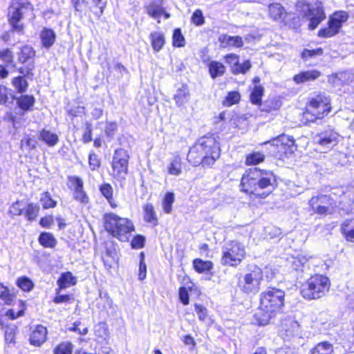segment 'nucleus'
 I'll list each match as a JSON object with an SVG mask.
<instances>
[{
  "mask_svg": "<svg viewBox=\"0 0 354 354\" xmlns=\"http://www.w3.org/2000/svg\"><path fill=\"white\" fill-rule=\"evenodd\" d=\"M277 185V177L272 171L254 167L242 174L239 189L250 199L259 201L272 194Z\"/></svg>",
  "mask_w": 354,
  "mask_h": 354,
  "instance_id": "1",
  "label": "nucleus"
},
{
  "mask_svg": "<svg viewBox=\"0 0 354 354\" xmlns=\"http://www.w3.org/2000/svg\"><path fill=\"white\" fill-rule=\"evenodd\" d=\"M221 145L214 133L198 138L189 148L186 160L193 167L212 169L220 158Z\"/></svg>",
  "mask_w": 354,
  "mask_h": 354,
  "instance_id": "2",
  "label": "nucleus"
},
{
  "mask_svg": "<svg viewBox=\"0 0 354 354\" xmlns=\"http://www.w3.org/2000/svg\"><path fill=\"white\" fill-rule=\"evenodd\" d=\"M285 292L275 287H268L259 295V304L254 315V324L259 326L269 324L283 312Z\"/></svg>",
  "mask_w": 354,
  "mask_h": 354,
  "instance_id": "3",
  "label": "nucleus"
},
{
  "mask_svg": "<svg viewBox=\"0 0 354 354\" xmlns=\"http://www.w3.org/2000/svg\"><path fill=\"white\" fill-rule=\"evenodd\" d=\"M332 100L324 92H318L309 97L303 109L302 116L306 123L323 120L332 112Z\"/></svg>",
  "mask_w": 354,
  "mask_h": 354,
  "instance_id": "4",
  "label": "nucleus"
},
{
  "mask_svg": "<svg viewBox=\"0 0 354 354\" xmlns=\"http://www.w3.org/2000/svg\"><path fill=\"white\" fill-rule=\"evenodd\" d=\"M103 226L111 236L120 242L128 241L131 234L136 231V226L131 218L113 212L103 215Z\"/></svg>",
  "mask_w": 354,
  "mask_h": 354,
  "instance_id": "5",
  "label": "nucleus"
},
{
  "mask_svg": "<svg viewBox=\"0 0 354 354\" xmlns=\"http://www.w3.org/2000/svg\"><path fill=\"white\" fill-rule=\"evenodd\" d=\"M331 282L324 274L315 273L306 279L300 286V295L306 300H317L329 292Z\"/></svg>",
  "mask_w": 354,
  "mask_h": 354,
  "instance_id": "6",
  "label": "nucleus"
},
{
  "mask_svg": "<svg viewBox=\"0 0 354 354\" xmlns=\"http://www.w3.org/2000/svg\"><path fill=\"white\" fill-rule=\"evenodd\" d=\"M33 5L27 0H12L9 4L7 13V20L12 31L24 34L25 26L21 23L26 12H32Z\"/></svg>",
  "mask_w": 354,
  "mask_h": 354,
  "instance_id": "7",
  "label": "nucleus"
},
{
  "mask_svg": "<svg viewBox=\"0 0 354 354\" xmlns=\"http://www.w3.org/2000/svg\"><path fill=\"white\" fill-rule=\"evenodd\" d=\"M247 257L244 245L237 240L229 241L223 248L221 263L223 266L237 268Z\"/></svg>",
  "mask_w": 354,
  "mask_h": 354,
  "instance_id": "8",
  "label": "nucleus"
},
{
  "mask_svg": "<svg viewBox=\"0 0 354 354\" xmlns=\"http://www.w3.org/2000/svg\"><path fill=\"white\" fill-rule=\"evenodd\" d=\"M129 152L124 148H117L114 150L111 162V171L110 176L113 179L120 183L126 180L129 169Z\"/></svg>",
  "mask_w": 354,
  "mask_h": 354,
  "instance_id": "9",
  "label": "nucleus"
},
{
  "mask_svg": "<svg viewBox=\"0 0 354 354\" xmlns=\"http://www.w3.org/2000/svg\"><path fill=\"white\" fill-rule=\"evenodd\" d=\"M15 297V294L11 292L8 287L0 284V326L4 332L5 339L8 343L14 342L15 329L6 322L2 311L5 310L3 305H11Z\"/></svg>",
  "mask_w": 354,
  "mask_h": 354,
  "instance_id": "10",
  "label": "nucleus"
},
{
  "mask_svg": "<svg viewBox=\"0 0 354 354\" xmlns=\"http://www.w3.org/2000/svg\"><path fill=\"white\" fill-rule=\"evenodd\" d=\"M349 18V15L344 10L334 12L328 17L326 26L321 28L317 32V36L320 38H330L337 35L343 24Z\"/></svg>",
  "mask_w": 354,
  "mask_h": 354,
  "instance_id": "11",
  "label": "nucleus"
},
{
  "mask_svg": "<svg viewBox=\"0 0 354 354\" xmlns=\"http://www.w3.org/2000/svg\"><path fill=\"white\" fill-rule=\"evenodd\" d=\"M75 10L81 15L100 18L107 5V0H71Z\"/></svg>",
  "mask_w": 354,
  "mask_h": 354,
  "instance_id": "12",
  "label": "nucleus"
},
{
  "mask_svg": "<svg viewBox=\"0 0 354 354\" xmlns=\"http://www.w3.org/2000/svg\"><path fill=\"white\" fill-rule=\"evenodd\" d=\"M262 281L263 272L259 268L255 267L246 273L242 280L238 281L237 286L243 293L256 294L260 290Z\"/></svg>",
  "mask_w": 354,
  "mask_h": 354,
  "instance_id": "13",
  "label": "nucleus"
},
{
  "mask_svg": "<svg viewBox=\"0 0 354 354\" xmlns=\"http://www.w3.org/2000/svg\"><path fill=\"white\" fill-rule=\"evenodd\" d=\"M303 6L306 7L304 17L309 21L308 28L313 30L326 18L324 3L317 0L313 4L304 2Z\"/></svg>",
  "mask_w": 354,
  "mask_h": 354,
  "instance_id": "14",
  "label": "nucleus"
},
{
  "mask_svg": "<svg viewBox=\"0 0 354 354\" xmlns=\"http://www.w3.org/2000/svg\"><path fill=\"white\" fill-rule=\"evenodd\" d=\"M40 211L39 205L34 203H23L17 201L13 203L9 208L11 217L24 216L28 222H32L38 217Z\"/></svg>",
  "mask_w": 354,
  "mask_h": 354,
  "instance_id": "15",
  "label": "nucleus"
},
{
  "mask_svg": "<svg viewBox=\"0 0 354 354\" xmlns=\"http://www.w3.org/2000/svg\"><path fill=\"white\" fill-rule=\"evenodd\" d=\"M308 205L313 213L326 216L332 212L335 206V202L330 195L319 194L310 198Z\"/></svg>",
  "mask_w": 354,
  "mask_h": 354,
  "instance_id": "16",
  "label": "nucleus"
},
{
  "mask_svg": "<svg viewBox=\"0 0 354 354\" xmlns=\"http://www.w3.org/2000/svg\"><path fill=\"white\" fill-rule=\"evenodd\" d=\"M265 143H270L276 147L277 153L281 157H288L292 155L296 149L295 141L292 136L281 134Z\"/></svg>",
  "mask_w": 354,
  "mask_h": 354,
  "instance_id": "17",
  "label": "nucleus"
},
{
  "mask_svg": "<svg viewBox=\"0 0 354 354\" xmlns=\"http://www.w3.org/2000/svg\"><path fill=\"white\" fill-rule=\"evenodd\" d=\"M225 62L230 66L231 73L234 75L245 74L252 68L250 59H245L239 63V56L234 53L225 54L223 56Z\"/></svg>",
  "mask_w": 354,
  "mask_h": 354,
  "instance_id": "18",
  "label": "nucleus"
},
{
  "mask_svg": "<svg viewBox=\"0 0 354 354\" xmlns=\"http://www.w3.org/2000/svg\"><path fill=\"white\" fill-rule=\"evenodd\" d=\"M318 138L317 143L323 148H332L339 143L340 136L332 126H327L326 129L317 134Z\"/></svg>",
  "mask_w": 354,
  "mask_h": 354,
  "instance_id": "19",
  "label": "nucleus"
},
{
  "mask_svg": "<svg viewBox=\"0 0 354 354\" xmlns=\"http://www.w3.org/2000/svg\"><path fill=\"white\" fill-rule=\"evenodd\" d=\"M163 5L164 0H152L149 4L145 6V9L150 17L158 19V23H160V21L158 19L161 16H163L165 19L170 17L169 13L165 10Z\"/></svg>",
  "mask_w": 354,
  "mask_h": 354,
  "instance_id": "20",
  "label": "nucleus"
},
{
  "mask_svg": "<svg viewBox=\"0 0 354 354\" xmlns=\"http://www.w3.org/2000/svg\"><path fill=\"white\" fill-rule=\"evenodd\" d=\"M48 329L42 324L36 325L29 335V343L35 347L41 346L48 339Z\"/></svg>",
  "mask_w": 354,
  "mask_h": 354,
  "instance_id": "21",
  "label": "nucleus"
},
{
  "mask_svg": "<svg viewBox=\"0 0 354 354\" xmlns=\"http://www.w3.org/2000/svg\"><path fill=\"white\" fill-rule=\"evenodd\" d=\"M282 106V101L278 97H269L263 102L261 106H259L260 111L266 114H276L279 111Z\"/></svg>",
  "mask_w": 354,
  "mask_h": 354,
  "instance_id": "22",
  "label": "nucleus"
},
{
  "mask_svg": "<svg viewBox=\"0 0 354 354\" xmlns=\"http://www.w3.org/2000/svg\"><path fill=\"white\" fill-rule=\"evenodd\" d=\"M268 15L272 20L282 24L285 18L290 15V13L281 3H273L268 6Z\"/></svg>",
  "mask_w": 354,
  "mask_h": 354,
  "instance_id": "23",
  "label": "nucleus"
},
{
  "mask_svg": "<svg viewBox=\"0 0 354 354\" xmlns=\"http://www.w3.org/2000/svg\"><path fill=\"white\" fill-rule=\"evenodd\" d=\"M77 282V277L71 272H64L61 273L57 281V288L55 290L60 292L62 290L75 286Z\"/></svg>",
  "mask_w": 354,
  "mask_h": 354,
  "instance_id": "24",
  "label": "nucleus"
},
{
  "mask_svg": "<svg viewBox=\"0 0 354 354\" xmlns=\"http://www.w3.org/2000/svg\"><path fill=\"white\" fill-rule=\"evenodd\" d=\"M221 47L241 48L243 46V40L241 36H230L226 34L221 35L218 39Z\"/></svg>",
  "mask_w": 354,
  "mask_h": 354,
  "instance_id": "25",
  "label": "nucleus"
},
{
  "mask_svg": "<svg viewBox=\"0 0 354 354\" xmlns=\"http://www.w3.org/2000/svg\"><path fill=\"white\" fill-rule=\"evenodd\" d=\"M339 232L346 241L354 243V217L344 220L340 224Z\"/></svg>",
  "mask_w": 354,
  "mask_h": 354,
  "instance_id": "26",
  "label": "nucleus"
},
{
  "mask_svg": "<svg viewBox=\"0 0 354 354\" xmlns=\"http://www.w3.org/2000/svg\"><path fill=\"white\" fill-rule=\"evenodd\" d=\"M321 76V72L318 70L303 71L292 77V80L297 84H304L307 82L315 81Z\"/></svg>",
  "mask_w": 354,
  "mask_h": 354,
  "instance_id": "27",
  "label": "nucleus"
},
{
  "mask_svg": "<svg viewBox=\"0 0 354 354\" xmlns=\"http://www.w3.org/2000/svg\"><path fill=\"white\" fill-rule=\"evenodd\" d=\"M143 219L146 223L156 227L159 224V219L153 205L151 203H146L142 205Z\"/></svg>",
  "mask_w": 354,
  "mask_h": 354,
  "instance_id": "28",
  "label": "nucleus"
},
{
  "mask_svg": "<svg viewBox=\"0 0 354 354\" xmlns=\"http://www.w3.org/2000/svg\"><path fill=\"white\" fill-rule=\"evenodd\" d=\"M39 39L41 47L48 49L55 44L56 34L53 29L45 27L39 33Z\"/></svg>",
  "mask_w": 354,
  "mask_h": 354,
  "instance_id": "29",
  "label": "nucleus"
},
{
  "mask_svg": "<svg viewBox=\"0 0 354 354\" xmlns=\"http://www.w3.org/2000/svg\"><path fill=\"white\" fill-rule=\"evenodd\" d=\"M299 328V323L290 318L286 319L280 325V332L286 337H291L297 334Z\"/></svg>",
  "mask_w": 354,
  "mask_h": 354,
  "instance_id": "30",
  "label": "nucleus"
},
{
  "mask_svg": "<svg viewBox=\"0 0 354 354\" xmlns=\"http://www.w3.org/2000/svg\"><path fill=\"white\" fill-rule=\"evenodd\" d=\"M99 191L112 209H116L118 207V203L113 196V188L110 183H104L101 184L99 186Z\"/></svg>",
  "mask_w": 354,
  "mask_h": 354,
  "instance_id": "31",
  "label": "nucleus"
},
{
  "mask_svg": "<svg viewBox=\"0 0 354 354\" xmlns=\"http://www.w3.org/2000/svg\"><path fill=\"white\" fill-rule=\"evenodd\" d=\"M206 66L209 75L213 80L222 77L226 73V66L219 61L211 60Z\"/></svg>",
  "mask_w": 354,
  "mask_h": 354,
  "instance_id": "32",
  "label": "nucleus"
},
{
  "mask_svg": "<svg viewBox=\"0 0 354 354\" xmlns=\"http://www.w3.org/2000/svg\"><path fill=\"white\" fill-rule=\"evenodd\" d=\"M149 38L154 53L160 51L165 45V36L162 32L153 31L150 32Z\"/></svg>",
  "mask_w": 354,
  "mask_h": 354,
  "instance_id": "33",
  "label": "nucleus"
},
{
  "mask_svg": "<svg viewBox=\"0 0 354 354\" xmlns=\"http://www.w3.org/2000/svg\"><path fill=\"white\" fill-rule=\"evenodd\" d=\"M192 266L194 271L198 274H208L213 270L214 263L209 260L196 258L192 261Z\"/></svg>",
  "mask_w": 354,
  "mask_h": 354,
  "instance_id": "34",
  "label": "nucleus"
},
{
  "mask_svg": "<svg viewBox=\"0 0 354 354\" xmlns=\"http://www.w3.org/2000/svg\"><path fill=\"white\" fill-rule=\"evenodd\" d=\"M183 159L179 153H176L167 166V172L171 176H179L183 172Z\"/></svg>",
  "mask_w": 354,
  "mask_h": 354,
  "instance_id": "35",
  "label": "nucleus"
},
{
  "mask_svg": "<svg viewBox=\"0 0 354 354\" xmlns=\"http://www.w3.org/2000/svg\"><path fill=\"white\" fill-rule=\"evenodd\" d=\"M37 53L35 48L29 44L22 45L17 53V62H25L35 59Z\"/></svg>",
  "mask_w": 354,
  "mask_h": 354,
  "instance_id": "36",
  "label": "nucleus"
},
{
  "mask_svg": "<svg viewBox=\"0 0 354 354\" xmlns=\"http://www.w3.org/2000/svg\"><path fill=\"white\" fill-rule=\"evenodd\" d=\"M35 98L32 95H21L17 99V106L24 112L32 111Z\"/></svg>",
  "mask_w": 354,
  "mask_h": 354,
  "instance_id": "37",
  "label": "nucleus"
},
{
  "mask_svg": "<svg viewBox=\"0 0 354 354\" xmlns=\"http://www.w3.org/2000/svg\"><path fill=\"white\" fill-rule=\"evenodd\" d=\"M265 160L266 155L263 152L253 150L245 155L244 164L246 166H257Z\"/></svg>",
  "mask_w": 354,
  "mask_h": 354,
  "instance_id": "38",
  "label": "nucleus"
},
{
  "mask_svg": "<svg viewBox=\"0 0 354 354\" xmlns=\"http://www.w3.org/2000/svg\"><path fill=\"white\" fill-rule=\"evenodd\" d=\"M19 66L17 68L18 73L21 75L27 76L28 78H32L34 76V71L36 68L35 59H30L25 62H18Z\"/></svg>",
  "mask_w": 354,
  "mask_h": 354,
  "instance_id": "39",
  "label": "nucleus"
},
{
  "mask_svg": "<svg viewBox=\"0 0 354 354\" xmlns=\"http://www.w3.org/2000/svg\"><path fill=\"white\" fill-rule=\"evenodd\" d=\"M264 92L265 89L261 84L254 85L249 95L250 103L257 106H261Z\"/></svg>",
  "mask_w": 354,
  "mask_h": 354,
  "instance_id": "40",
  "label": "nucleus"
},
{
  "mask_svg": "<svg viewBox=\"0 0 354 354\" xmlns=\"http://www.w3.org/2000/svg\"><path fill=\"white\" fill-rule=\"evenodd\" d=\"M39 139L45 142L48 147H54L59 142L58 136L50 130L42 129L39 131Z\"/></svg>",
  "mask_w": 354,
  "mask_h": 354,
  "instance_id": "41",
  "label": "nucleus"
},
{
  "mask_svg": "<svg viewBox=\"0 0 354 354\" xmlns=\"http://www.w3.org/2000/svg\"><path fill=\"white\" fill-rule=\"evenodd\" d=\"M38 242L44 248H54L57 241L53 234L48 232H42L38 237Z\"/></svg>",
  "mask_w": 354,
  "mask_h": 354,
  "instance_id": "42",
  "label": "nucleus"
},
{
  "mask_svg": "<svg viewBox=\"0 0 354 354\" xmlns=\"http://www.w3.org/2000/svg\"><path fill=\"white\" fill-rule=\"evenodd\" d=\"M19 306L20 308L17 311H15L14 309L11 308V309H8V310H6L4 314L2 313V314L3 315L6 320V322L10 325V327H13L14 328L15 333L16 332L15 326L14 325L10 324L8 322V320H7L6 317H8L9 319L14 320V319H16L17 318H18L19 317L23 316L24 315V312H25V310L26 308L25 303L23 301L19 300Z\"/></svg>",
  "mask_w": 354,
  "mask_h": 354,
  "instance_id": "43",
  "label": "nucleus"
},
{
  "mask_svg": "<svg viewBox=\"0 0 354 354\" xmlns=\"http://www.w3.org/2000/svg\"><path fill=\"white\" fill-rule=\"evenodd\" d=\"M333 345L328 341H323L315 344L309 354H333Z\"/></svg>",
  "mask_w": 354,
  "mask_h": 354,
  "instance_id": "44",
  "label": "nucleus"
},
{
  "mask_svg": "<svg viewBox=\"0 0 354 354\" xmlns=\"http://www.w3.org/2000/svg\"><path fill=\"white\" fill-rule=\"evenodd\" d=\"M38 142L34 136L24 135L20 141V148L22 151H31L36 149Z\"/></svg>",
  "mask_w": 354,
  "mask_h": 354,
  "instance_id": "45",
  "label": "nucleus"
},
{
  "mask_svg": "<svg viewBox=\"0 0 354 354\" xmlns=\"http://www.w3.org/2000/svg\"><path fill=\"white\" fill-rule=\"evenodd\" d=\"M0 61L7 66H10L12 68H16L14 61V53L10 48L6 47L0 49Z\"/></svg>",
  "mask_w": 354,
  "mask_h": 354,
  "instance_id": "46",
  "label": "nucleus"
},
{
  "mask_svg": "<svg viewBox=\"0 0 354 354\" xmlns=\"http://www.w3.org/2000/svg\"><path fill=\"white\" fill-rule=\"evenodd\" d=\"M241 99V95L239 91H231L227 93L224 97L222 104L224 106H232L238 104Z\"/></svg>",
  "mask_w": 354,
  "mask_h": 354,
  "instance_id": "47",
  "label": "nucleus"
},
{
  "mask_svg": "<svg viewBox=\"0 0 354 354\" xmlns=\"http://www.w3.org/2000/svg\"><path fill=\"white\" fill-rule=\"evenodd\" d=\"M73 344L70 341L60 342L53 349V354H73Z\"/></svg>",
  "mask_w": 354,
  "mask_h": 354,
  "instance_id": "48",
  "label": "nucleus"
},
{
  "mask_svg": "<svg viewBox=\"0 0 354 354\" xmlns=\"http://www.w3.org/2000/svg\"><path fill=\"white\" fill-rule=\"evenodd\" d=\"M175 201V195L172 192L165 194L162 200V210L165 214H171L173 209V204Z\"/></svg>",
  "mask_w": 354,
  "mask_h": 354,
  "instance_id": "49",
  "label": "nucleus"
},
{
  "mask_svg": "<svg viewBox=\"0 0 354 354\" xmlns=\"http://www.w3.org/2000/svg\"><path fill=\"white\" fill-rule=\"evenodd\" d=\"M26 77H27V76L21 75L13 77L12 80V84L19 93H25L28 88V83Z\"/></svg>",
  "mask_w": 354,
  "mask_h": 354,
  "instance_id": "50",
  "label": "nucleus"
},
{
  "mask_svg": "<svg viewBox=\"0 0 354 354\" xmlns=\"http://www.w3.org/2000/svg\"><path fill=\"white\" fill-rule=\"evenodd\" d=\"M189 95V91L188 86L187 84H183L182 86L177 90L176 93L174 96V100L178 106H182L185 102Z\"/></svg>",
  "mask_w": 354,
  "mask_h": 354,
  "instance_id": "51",
  "label": "nucleus"
},
{
  "mask_svg": "<svg viewBox=\"0 0 354 354\" xmlns=\"http://www.w3.org/2000/svg\"><path fill=\"white\" fill-rule=\"evenodd\" d=\"M39 201L43 209H53L57 205V202L53 198L50 193L47 191L41 194Z\"/></svg>",
  "mask_w": 354,
  "mask_h": 354,
  "instance_id": "52",
  "label": "nucleus"
},
{
  "mask_svg": "<svg viewBox=\"0 0 354 354\" xmlns=\"http://www.w3.org/2000/svg\"><path fill=\"white\" fill-rule=\"evenodd\" d=\"M172 46L174 48H183L186 44V40L180 28L174 29L171 36Z\"/></svg>",
  "mask_w": 354,
  "mask_h": 354,
  "instance_id": "53",
  "label": "nucleus"
},
{
  "mask_svg": "<svg viewBox=\"0 0 354 354\" xmlns=\"http://www.w3.org/2000/svg\"><path fill=\"white\" fill-rule=\"evenodd\" d=\"M75 301L73 294H60L55 290V295L53 298L52 301L55 304H73Z\"/></svg>",
  "mask_w": 354,
  "mask_h": 354,
  "instance_id": "54",
  "label": "nucleus"
},
{
  "mask_svg": "<svg viewBox=\"0 0 354 354\" xmlns=\"http://www.w3.org/2000/svg\"><path fill=\"white\" fill-rule=\"evenodd\" d=\"M88 163L91 171H96L101 167V158L93 150H91L88 153Z\"/></svg>",
  "mask_w": 354,
  "mask_h": 354,
  "instance_id": "55",
  "label": "nucleus"
},
{
  "mask_svg": "<svg viewBox=\"0 0 354 354\" xmlns=\"http://www.w3.org/2000/svg\"><path fill=\"white\" fill-rule=\"evenodd\" d=\"M16 283L24 292H30L34 288V283L32 280L26 276L17 278Z\"/></svg>",
  "mask_w": 354,
  "mask_h": 354,
  "instance_id": "56",
  "label": "nucleus"
},
{
  "mask_svg": "<svg viewBox=\"0 0 354 354\" xmlns=\"http://www.w3.org/2000/svg\"><path fill=\"white\" fill-rule=\"evenodd\" d=\"M73 198L79 203L86 205L90 201L89 196L84 190V187L73 193Z\"/></svg>",
  "mask_w": 354,
  "mask_h": 354,
  "instance_id": "57",
  "label": "nucleus"
},
{
  "mask_svg": "<svg viewBox=\"0 0 354 354\" xmlns=\"http://www.w3.org/2000/svg\"><path fill=\"white\" fill-rule=\"evenodd\" d=\"M194 307L200 322H205L209 318V311L203 304L195 303Z\"/></svg>",
  "mask_w": 354,
  "mask_h": 354,
  "instance_id": "58",
  "label": "nucleus"
},
{
  "mask_svg": "<svg viewBox=\"0 0 354 354\" xmlns=\"http://www.w3.org/2000/svg\"><path fill=\"white\" fill-rule=\"evenodd\" d=\"M291 15L283 20L281 24L283 26L288 27L289 29L298 30L301 27L300 19L299 16L293 15L291 17Z\"/></svg>",
  "mask_w": 354,
  "mask_h": 354,
  "instance_id": "59",
  "label": "nucleus"
},
{
  "mask_svg": "<svg viewBox=\"0 0 354 354\" xmlns=\"http://www.w3.org/2000/svg\"><path fill=\"white\" fill-rule=\"evenodd\" d=\"M68 188L73 193L84 187L82 179L77 176H68Z\"/></svg>",
  "mask_w": 354,
  "mask_h": 354,
  "instance_id": "60",
  "label": "nucleus"
},
{
  "mask_svg": "<svg viewBox=\"0 0 354 354\" xmlns=\"http://www.w3.org/2000/svg\"><path fill=\"white\" fill-rule=\"evenodd\" d=\"M146 238L144 235L138 234L134 235L130 242V245L132 249L139 250L145 246Z\"/></svg>",
  "mask_w": 354,
  "mask_h": 354,
  "instance_id": "61",
  "label": "nucleus"
},
{
  "mask_svg": "<svg viewBox=\"0 0 354 354\" xmlns=\"http://www.w3.org/2000/svg\"><path fill=\"white\" fill-rule=\"evenodd\" d=\"M192 290V287L186 288L185 286H180L178 288V299L181 304L184 306H187L189 304V291Z\"/></svg>",
  "mask_w": 354,
  "mask_h": 354,
  "instance_id": "62",
  "label": "nucleus"
},
{
  "mask_svg": "<svg viewBox=\"0 0 354 354\" xmlns=\"http://www.w3.org/2000/svg\"><path fill=\"white\" fill-rule=\"evenodd\" d=\"M323 54L324 50L322 48H317L312 50L305 48L301 53V57L304 60H307L313 57L321 56Z\"/></svg>",
  "mask_w": 354,
  "mask_h": 354,
  "instance_id": "63",
  "label": "nucleus"
},
{
  "mask_svg": "<svg viewBox=\"0 0 354 354\" xmlns=\"http://www.w3.org/2000/svg\"><path fill=\"white\" fill-rule=\"evenodd\" d=\"M191 22L196 26H201L205 24V17L201 9H196L194 11L191 17Z\"/></svg>",
  "mask_w": 354,
  "mask_h": 354,
  "instance_id": "64",
  "label": "nucleus"
}]
</instances>
